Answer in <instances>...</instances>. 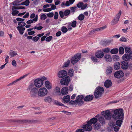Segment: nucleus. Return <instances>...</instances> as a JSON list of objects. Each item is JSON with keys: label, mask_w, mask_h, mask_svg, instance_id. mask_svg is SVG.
Here are the masks:
<instances>
[{"label": "nucleus", "mask_w": 132, "mask_h": 132, "mask_svg": "<svg viewBox=\"0 0 132 132\" xmlns=\"http://www.w3.org/2000/svg\"><path fill=\"white\" fill-rule=\"evenodd\" d=\"M118 49L116 48H115L112 49L110 53L112 54H115L117 53L118 52Z\"/></svg>", "instance_id": "36"}, {"label": "nucleus", "mask_w": 132, "mask_h": 132, "mask_svg": "<svg viewBox=\"0 0 132 132\" xmlns=\"http://www.w3.org/2000/svg\"><path fill=\"white\" fill-rule=\"evenodd\" d=\"M59 15L61 18H62L63 17L64 14L63 11H60L59 12Z\"/></svg>", "instance_id": "63"}, {"label": "nucleus", "mask_w": 132, "mask_h": 132, "mask_svg": "<svg viewBox=\"0 0 132 132\" xmlns=\"http://www.w3.org/2000/svg\"><path fill=\"white\" fill-rule=\"evenodd\" d=\"M39 38L38 37L35 36L34 37L32 38V40L35 42H37L38 40L39 39Z\"/></svg>", "instance_id": "58"}, {"label": "nucleus", "mask_w": 132, "mask_h": 132, "mask_svg": "<svg viewBox=\"0 0 132 132\" xmlns=\"http://www.w3.org/2000/svg\"><path fill=\"white\" fill-rule=\"evenodd\" d=\"M121 14V11L119 10L118 14L116 15L114 19L111 22V24L114 25L117 24L118 21L120 16Z\"/></svg>", "instance_id": "9"}, {"label": "nucleus", "mask_w": 132, "mask_h": 132, "mask_svg": "<svg viewBox=\"0 0 132 132\" xmlns=\"http://www.w3.org/2000/svg\"><path fill=\"white\" fill-rule=\"evenodd\" d=\"M34 21V20H33V19H30L27 21L26 23L28 24H29L33 23Z\"/></svg>", "instance_id": "60"}, {"label": "nucleus", "mask_w": 132, "mask_h": 132, "mask_svg": "<svg viewBox=\"0 0 132 132\" xmlns=\"http://www.w3.org/2000/svg\"><path fill=\"white\" fill-rule=\"evenodd\" d=\"M95 56L98 58H102L104 56V54L103 51L98 50L95 53Z\"/></svg>", "instance_id": "14"}, {"label": "nucleus", "mask_w": 132, "mask_h": 132, "mask_svg": "<svg viewBox=\"0 0 132 132\" xmlns=\"http://www.w3.org/2000/svg\"><path fill=\"white\" fill-rule=\"evenodd\" d=\"M120 41L121 42H126L127 41V40L125 37H122L120 39Z\"/></svg>", "instance_id": "55"}, {"label": "nucleus", "mask_w": 132, "mask_h": 132, "mask_svg": "<svg viewBox=\"0 0 132 132\" xmlns=\"http://www.w3.org/2000/svg\"><path fill=\"white\" fill-rule=\"evenodd\" d=\"M122 59L124 61H128L132 59V52L129 54H125L122 56Z\"/></svg>", "instance_id": "11"}, {"label": "nucleus", "mask_w": 132, "mask_h": 132, "mask_svg": "<svg viewBox=\"0 0 132 132\" xmlns=\"http://www.w3.org/2000/svg\"><path fill=\"white\" fill-rule=\"evenodd\" d=\"M12 4L14 6H18L21 5L20 3H19L17 0L15 1L12 3Z\"/></svg>", "instance_id": "48"}, {"label": "nucleus", "mask_w": 132, "mask_h": 132, "mask_svg": "<svg viewBox=\"0 0 132 132\" xmlns=\"http://www.w3.org/2000/svg\"><path fill=\"white\" fill-rule=\"evenodd\" d=\"M40 23H39L38 24H36V26L33 28V29H37L38 30H41L43 28V27L40 26Z\"/></svg>", "instance_id": "32"}, {"label": "nucleus", "mask_w": 132, "mask_h": 132, "mask_svg": "<svg viewBox=\"0 0 132 132\" xmlns=\"http://www.w3.org/2000/svg\"><path fill=\"white\" fill-rule=\"evenodd\" d=\"M84 97V96L83 95H79L76 97V101H78V100H82Z\"/></svg>", "instance_id": "40"}, {"label": "nucleus", "mask_w": 132, "mask_h": 132, "mask_svg": "<svg viewBox=\"0 0 132 132\" xmlns=\"http://www.w3.org/2000/svg\"><path fill=\"white\" fill-rule=\"evenodd\" d=\"M67 28L64 26H63L61 28V30L63 33H65L68 31Z\"/></svg>", "instance_id": "44"}, {"label": "nucleus", "mask_w": 132, "mask_h": 132, "mask_svg": "<svg viewBox=\"0 0 132 132\" xmlns=\"http://www.w3.org/2000/svg\"><path fill=\"white\" fill-rule=\"evenodd\" d=\"M82 128L86 131H89L92 128L91 125L90 124H87L84 125L82 127Z\"/></svg>", "instance_id": "15"}, {"label": "nucleus", "mask_w": 132, "mask_h": 132, "mask_svg": "<svg viewBox=\"0 0 132 132\" xmlns=\"http://www.w3.org/2000/svg\"><path fill=\"white\" fill-rule=\"evenodd\" d=\"M45 86L46 88L48 90H50L52 88V85L51 83L48 81L47 80L45 81Z\"/></svg>", "instance_id": "19"}, {"label": "nucleus", "mask_w": 132, "mask_h": 132, "mask_svg": "<svg viewBox=\"0 0 132 132\" xmlns=\"http://www.w3.org/2000/svg\"><path fill=\"white\" fill-rule=\"evenodd\" d=\"M113 59L114 61H118L119 60V57L118 55H114L113 56Z\"/></svg>", "instance_id": "37"}, {"label": "nucleus", "mask_w": 132, "mask_h": 132, "mask_svg": "<svg viewBox=\"0 0 132 132\" xmlns=\"http://www.w3.org/2000/svg\"><path fill=\"white\" fill-rule=\"evenodd\" d=\"M58 13L57 12H55L54 19L55 20L57 19L58 18Z\"/></svg>", "instance_id": "61"}, {"label": "nucleus", "mask_w": 132, "mask_h": 132, "mask_svg": "<svg viewBox=\"0 0 132 132\" xmlns=\"http://www.w3.org/2000/svg\"><path fill=\"white\" fill-rule=\"evenodd\" d=\"M47 18L46 15L45 14H43L40 16V19L42 20H45Z\"/></svg>", "instance_id": "51"}, {"label": "nucleus", "mask_w": 132, "mask_h": 132, "mask_svg": "<svg viewBox=\"0 0 132 132\" xmlns=\"http://www.w3.org/2000/svg\"><path fill=\"white\" fill-rule=\"evenodd\" d=\"M125 52L127 53H128L131 51L130 47H125Z\"/></svg>", "instance_id": "47"}, {"label": "nucleus", "mask_w": 132, "mask_h": 132, "mask_svg": "<svg viewBox=\"0 0 132 132\" xmlns=\"http://www.w3.org/2000/svg\"><path fill=\"white\" fill-rule=\"evenodd\" d=\"M54 103L55 104L60 106H62L64 105V104H62L61 103L56 100H55L54 101Z\"/></svg>", "instance_id": "45"}, {"label": "nucleus", "mask_w": 132, "mask_h": 132, "mask_svg": "<svg viewBox=\"0 0 132 132\" xmlns=\"http://www.w3.org/2000/svg\"><path fill=\"white\" fill-rule=\"evenodd\" d=\"M104 91V90L103 87H98L97 88L94 93L95 98H97L101 97Z\"/></svg>", "instance_id": "4"}, {"label": "nucleus", "mask_w": 132, "mask_h": 132, "mask_svg": "<svg viewBox=\"0 0 132 132\" xmlns=\"http://www.w3.org/2000/svg\"><path fill=\"white\" fill-rule=\"evenodd\" d=\"M77 22L76 21H74L72 22L71 26L73 28H74L76 26Z\"/></svg>", "instance_id": "53"}, {"label": "nucleus", "mask_w": 132, "mask_h": 132, "mask_svg": "<svg viewBox=\"0 0 132 132\" xmlns=\"http://www.w3.org/2000/svg\"><path fill=\"white\" fill-rule=\"evenodd\" d=\"M67 74V72L65 70H61L57 73L58 77L60 78H62L66 76Z\"/></svg>", "instance_id": "12"}, {"label": "nucleus", "mask_w": 132, "mask_h": 132, "mask_svg": "<svg viewBox=\"0 0 132 132\" xmlns=\"http://www.w3.org/2000/svg\"><path fill=\"white\" fill-rule=\"evenodd\" d=\"M27 90L30 91V94L31 97L35 98L38 97V89L34 87L33 84H31L27 88Z\"/></svg>", "instance_id": "1"}, {"label": "nucleus", "mask_w": 132, "mask_h": 132, "mask_svg": "<svg viewBox=\"0 0 132 132\" xmlns=\"http://www.w3.org/2000/svg\"><path fill=\"white\" fill-rule=\"evenodd\" d=\"M121 67L123 69H127L128 67V62L125 61H123L121 63Z\"/></svg>", "instance_id": "18"}, {"label": "nucleus", "mask_w": 132, "mask_h": 132, "mask_svg": "<svg viewBox=\"0 0 132 132\" xmlns=\"http://www.w3.org/2000/svg\"><path fill=\"white\" fill-rule=\"evenodd\" d=\"M98 121L102 125H103L105 124V121L104 117L101 116L98 119Z\"/></svg>", "instance_id": "21"}, {"label": "nucleus", "mask_w": 132, "mask_h": 132, "mask_svg": "<svg viewBox=\"0 0 132 132\" xmlns=\"http://www.w3.org/2000/svg\"><path fill=\"white\" fill-rule=\"evenodd\" d=\"M102 114L106 120H109L111 118V114L109 110L104 111L102 112Z\"/></svg>", "instance_id": "8"}, {"label": "nucleus", "mask_w": 132, "mask_h": 132, "mask_svg": "<svg viewBox=\"0 0 132 132\" xmlns=\"http://www.w3.org/2000/svg\"><path fill=\"white\" fill-rule=\"evenodd\" d=\"M70 81V78L68 76L62 79L61 80L60 83L62 85L67 86Z\"/></svg>", "instance_id": "10"}, {"label": "nucleus", "mask_w": 132, "mask_h": 132, "mask_svg": "<svg viewBox=\"0 0 132 132\" xmlns=\"http://www.w3.org/2000/svg\"><path fill=\"white\" fill-rule=\"evenodd\" d=\"M87 4H83L82 5V6L81 8V9L82 10H83L85 9L86 7H87Z\"/></svg>", "instance_id": "64"}, {"label": "nucleus", "mask_w": 132, "mask_h": 132, "mask_svg": "<svg viewBox=\"0 0 132 132\" xmlns=\"http://www.w3.org/2000/svg\"><path fill=\"white\" fill-rule=\"evenodd\" d=\"M48 93L47 89L45 87H41L38 90V97H43L47 95Z\"/></svg>", "instance_id": "6"}, {"label": "nucleus", "mask_w": 132, "mask_h": 132, "mask_svg": "<svg viewBox=\"0 0 132 132\" xmlns=\"http://www.w3.org/2000/svg\"><path fill=\"white\" fill-rule=\"evenodd\" d=\"M47 16L48 17H52L53 16L54 13L53 12H50L47 14Z\"/></svg>", "instance_id": "57"}, {"label": "nucleus", "mask_w": 132, "mask_h": 132, "mask_svg": "<svg viewBox=\"0 0 132 132\" xmlns=\"http://www.w3.org/2000/svg\"><path fill=\"white\" fill-rule=\"evenodd\" d=\"M16 28L21 35H22L24 33L23 31L25 30V28H24L20 27H17Z\"/></svg>", "instance_id": "25"}, {"label": "nucleus", "mask_w": 132, "mask_h": 132, "mask_svg": "<svg viewBox=\"0 0 132 132\" xmlns=\"http://www.w3.org/2000/svg\"><path fill=\"white\" fill-rule=\"evenodd\" d=\"M98 121V119L95 118H93L91 119L88 122V123L90 124L91 125L92 124H95Z\"/></svg>", "instance_id": "23"}, {"label": "nucleus", "mask_w": 132, "mask_h": 132, "mask_svg": "<svg viewBox=\"0 0 132 132\" xmlns=\"http://www.w3.org/2000/svg\"><path fill=\"white\" fill-rule=\"evenodd\" d=\"M19 12L17 10H14L12 13V14L13 16H15L16 14H18Z\"/></svg>", "instance_id": "54"}, {"label": "nucleus", "mask_w": 132, "mask_h": 132, "mask_svg": "<svg viewBox=\"0 0 132 132\" xmlns=\"http://www.w3.org/2000/svg\"><path fill=\"white\" fill-rule=\"evenodd\" d=\"M120 67V64L119 62H116L114 64V67L115 70H117L119 69Z\"/></svg>", "instance_id": "30"}, {"label": "nucleus", "mask_w": 132, "mask_h": 132, "mask_svg": "<svg viewBox=\"0 0 132 132\" xmlns=\"http://www.w3.org/2000/svg\"><path fill=\"white\" fill-rule=\"evenodd\" d=\"M74 72L72 69H70L68 71V75L70 77H72L73 76Z\"/></svg>", "instance_id": "35"}, {"label": "nucleus", "mask_w": 132, "mask_h": 132, "mask_svg": "<svg viewBox=\"0 0 132 132\" xmlns=\"http://www.w3.org/2000/svg\"><path fill=\"white\" fill-rule=\"evenodd\" d=\"M12 121L17 122L21 124H24L25 123L31 124L33 123H38L40 122L39 120L22 119L13 120L11 121Z\"/></svg>", "instance_id": "3"}, {"label": "nucleus", "mask_w": 132, "mask_h": 132, "mask_svg": "<svg viewBox=\"0 0 132 132\" xmlns=\"http://www.w3.org/2000/svg\"><path fill=\"white\" fill-rule=\"evenodd\" d=\"M9 54L11 57H13L17 55L16 52L15 51H12L10 52Z\"/></svg>", "instance_id": "42"}, {"label": "nucleus", "mask_w": 132, "mask_h": 132, "mask_svg": "<svg viewBox=\"0 0 132 132\" xmlns=\"http://www.w3.org/2000/svg\"><path fill=\"white\" fill-rule=\"evenodd\" d=\"M112 81L110 80H106L104 83L105 86L107 88H109L112 86Z\"/></svg>", "instance_id": "17"}, {"label": "nucleus", "mask_w": 132, "mask_h": 132, "mask_svg": "<svg viewBox=\"0 0 132 132\" xmlns=\"http://www.w3.org/2000/svg\"><path fill=\"white\" fill-rule=\"evenodd\" d=\"M81 57V54L78 53L75 55L73 57H72L71 60V63L74 65L77 63L80 59Z\"/></svg>", "instance_id": "7"}, {"label": "nucleus", "mask_w": 132, "mask_h": 132, "mask_svg": "<svg viewBox=\"0 0 132 132\" xmlns=\"http://www.w3.org/2000/svg\"><path fill=\"white\" fill-rule=\"evenodd\" d=\"M68 91V88L66 87H64L61 90V94L64 95L67 94Z\"/></svg>", "instance_id": "22"}, {"label": "nucleus", "mask_w": 132, "mask_h": 132, "mask_svg": "<svg viewBox=\"0 0 132 132\" xmlns=\"http://www.w3.org/2000/svg\"><path fill=\"white\" fill-rule=\"evenodd\" d=\"M70 63V61L69 60H68L67 61V62H65L64 63V64L63 66V67H68V66L69 64Z\"/></svg>", "instance_id": "50"}, {"label": "nucleus", "mask_w": 132, "mask_h": 132, "mask_svg": "<svg viewBox=\"0 0 132 132\" xmlns=\"http://www.w3.org/2000/svg\"><path fill=\"white\" fill-rule=\"evenodd\" d=\"M104 58L105 60L107 62H110L112 60V58L111 56L109 54L105 55Z\"/></svg>", "instance_id": "27"}, {"label": "nucleus", "mask_w": 132, "mask_h": 132, "mask_svg": "<svg viewBox=\"0 0 132 132\" xmlns=\"http://www.w3.org/2000/svg\"><path fill=\"white\" fill-rule=\"evenodd\" d=\"M112 71V68L111 67H109L107 68L106 70V73L109 75L111 74Z\"/></svg>", "instance_id": "31"}, {"label": "nucleus", "mask_w": 132, "mask_h": 132, "mask_svg": "<svg viewBox=\"0 0 132 132\" xmlns=\"http://www.w3.org/2000/svg\"><path fill=\"white\" fill-rule=\"evenodd\" d=\"M77 8L76 6L71 7L70 8V9L71 10V13H73L75 12Z\"/></svg>", "instance_id": "52"}, {"label": "nucleus", "mask_w": 132, "mask_h": 132, "mask_svg": "<svg viewBox=\"0 0 132 132\" xmlns=\"http://www.w3.org/2000/svg\"><path fill=\"white\" fill-rule=\"evenodd\" d=\"M114 114L112 115V117L115 120L117 119L123 120V110L121 109H118L114 111Z\"/></svg>", "instance_id": "2"}, {"label": "nucleus", "mask_w": 132, "mask_h": 132, "mask_svg": "<svg viewBox=\"0 0 132 132\" xmlns=\"http://www.w3.org/2000/svg\"><path fill=\"white\" fill-rule=\"evenodd\" d=\"M91 59L92 61L94 62H98L97 59L96 57L94 56H92L91 58Z\"/></svg>", "instance_id": "56"}, {"label": "nucleus", "mask_w": 132, "mask_h": 132, "mask_svg": "<svg viewBox=\"0 0 132 132\" xmlns=\"http://www.w3.org/2000/svg\"><path fill=\"white\" fill-rule=\"evenodd\" d=\"M118 120L116 121V125L120 127L121 126V125L122 122L123 121L122 119Z\"/></svg>", "instance_id": "34"}, {"label": "nucleus", "mask_w": 132, "mask_h": 132, "mask_svg": "<svg viewBox=\"0 0 132 132\" xmlns=\"http://www.w3.org/2000/svg\"><path fill=\"white\" fill-rule=\"evenodd\" d=\"M85 16L83 14H80L78 17L79 20L80 21L83 20Z\"/></svg>", "instance_id": "46"}, {"label": "nucleus", "mask_w": 132, "mask_h": 132, "mask_svg": "<svg viewBox=\"0 0 132 132\" xmlns=\"http://www.w3.org/2000/svg\"><path fill=\"white\" fill-rule=\"evenodd\" d=\"M75 101L76 103H77L79 106H81L84 103V101L81 100H78V101H76V99Z\"/></svg>", "instance_id": "38"}, {"label": "nucleus", "mask_w": 132, "mask_h": 132, "mask_svg": "<svg viewBox=\"0 0 132 132\" xmlns=\"http://www.w3.org/2000/svg\"><path fill=\"white\" fill-rule=\"evenodd\" d=\"M70 100V97L69 95H67L64 97L63 100L64 101V103H68Z\"/></svg>", "instance_id": "29"}, {"label": "nucleus", "mask_w": 132, "mask_h": 132, "mask_svg": "<svg viewBox=\"0 0 132 132\" xmlns=\"http://www.w3.org/2000/svg\"><path fill=\"white\" fill-rule=\"evenodd\" d=\"M28 75V74H27L26 75H24L20 77L19 78L15 80L14 81L12 82L11 83L9 84H8L7 85V86H11V85L15 84L17 82L20 80L21 79H22L24 78L25 77H26Z\"/></svg>", "instance_id": "16"}, {"label": "nucleus", "mask_w": 132, "mask_h": 132, "mask_svg": "<svg viewBox=\"0 0 132 132\" xmlns=\"http://www.w3.org/2000/svg\"><path fill=\"white\" fill-rule=\"evenodd\" d=\"M44 100L46 102L50 103L52 102V98L50 96H48L45 97Z\"/></svg>", "instance_id": "26"}, {"label": "nucleus", "mask_w": 132, "mask_h": 132, "mask_svg": "<svg viewBox=\"0 0 132 132\" xmlns=\"http://www.w3.org/2000/svg\"><path fill=\"white\" fill-rule=\"evenodd\" d=\"M94 96L93 95H87L84 98V101H88L92 100Z\"/></svg>", "instance_id": "24"}, {"label": "nucleus", "mask_w": 132, "mask_h": 132, "mask_svg": "<svg viewBox=\"0 0 132 132\" xmlns=\"http://www.w3.org/2000/svg\"><path fill=\"white\" fill-rule=\"evenodd\" d=\"M47 79V78L45 77H43L41 78L36 79L34 81V85L37 87L40 88L43 85V81Z\"/></svg>", "instance_id": "5"}, {"label": "nucleus", "mask_w": 132, "mask_h": 132, "mask_svg": "<svg viewBox=\"0 0 132 132\" xmlns=\"http://www.w3.org/2000/svg\"><path fill=\"white\" fill-rule=\"evenodd\" d=\"M106 28V26H103L102 27L99 28H96L92 30L90 32V34H93L96 31H102L104 29H105Z\"/></svg>", "instance_id": "20"}, {"label": "nucleus", "mask_w": 132, "mask_h": 132, "mask_svg": "<svg viewBox=\"0 0 132 132\" xmlns=\"http://www.w3.org/2000/svg\"><path fill=\"white\" fill-rule=\"evenodd\" d=\"M30 2L29 0H26L25 1L22 2L20 3L21 5L28 6L29 5Z\"/></svg>", "instance_id": "33"}, {"label": "nucleus", "mask_w": 132, "mask_h": 132, "mask_svg": "<svg viewBox=\"0 0 132 132\" xmlns=\"http://www.w3.org/2000/svg\"><path fill=\"white\" fill-rule=\"evenodd\" d=\"M101 127V125L98 123H97L95 125L94 128L96 129H99Z\"/></svg>", "instance_id": "49"}, {"label": "nucleus", "mask_w": 132, "mask_h": 132, "mask_svg": "<svg viewBox=\"0 0 132 132\" xmlns=\"http://www.w3.org/2000/svg\"><path fill=\"white\" fill-rule=\"evenodd\" d=\"M18 25H19L18 27H22L25 26L26 23L23 21L19 22H18Z\"/></svg>", "instance_id": "39"}, {"label": "nucleus", "mask_w": 132, "mask_h": 132, "mask_svg": "<svg viewBox=\"0 0 132 132\" xmlns=\"http://www.w3.org/2000/svg\"><path fill=\"white\" fill-rule=\"evenodd\" d=\"M124 73L121 71H117L115 72L114 74V76L117 78H120L122 77Z\"/></svg>", "instance_id": "13"}, {"label": "nucleus", "mask_w": 132, "mask_h": 132, "mask_svg": "<svg viewBox=\"0 0 132 132\" xmlns=\"http://www.w3.org/2000/svg\"><path fill=\"white\" fill-rule=\"evenodd\" d=\"M54 94L56 95H59L60 94L61 92L60 88L56 87L54 92Z\"/></svg>", "instance_id": "28"}, {"label": "nucleus", "mask_w": 132, "mask_h": 132, "mask_svg": "<svg viewBox=\"0 0 132 132\" xmlns=\"http://www.w3.org/2000/svg\"><path fill=\"white\" fill-rule=\"evenodd\" d=\"M83 4H84L83 2H80L77 4V6L78 8H80L81 7V8L82 6V5Z\"/></svg>", "instance_id": "62"}, {"label": "nucleus", "mask_w": 132, "mask_h": 132, "mask_svg": "<svg viewBox=\"0 0 132 132\" xmlns=\"http://www.w3.org/2000/svg\"><path fill=\"white\" fill-rule=\"evenodd\" d=\"M124 52V50L123 48V47H120L119 48V52L120 54H123Z\"/></svg>", "instance_id": "43"}, {"label": "nucleus", "mask_w": 132, "mask_h": 132, "mask_svg": "<svg viewBox=\"0 0 132 132\" xmlns=\"http://www.w3.org/2000/svg\"><path fill=\"white\" fill-rule=\"evenodd\" d=\"M64 12V15L65 16H68L70 13L71 11L69 10H65Z\"/></svg>", "instance_id": "41"}, {"label": "nucleus", "mask_w": 132, "mask_h": 132, "mask_svg": "<svg viewBox=\"0 0 132 132\" xmlns=\"http://www.w3.org/2000/svg\"><path fill=\"white\" fill-rule=\"evenodd\" d=\"M52 39V37L51 36H50L46 38V41L47 42H49Z\"/></svg>", "instance_id": "59"}]
</instances>
